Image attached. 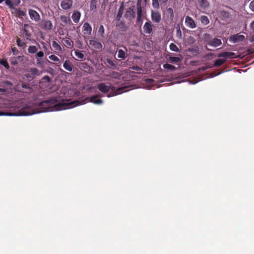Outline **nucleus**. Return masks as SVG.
Wrapping results in <instances>:
<instances>
[{"label": "nucleus", "instance_id": "1", "mask_svg": "<svg viewBox=\"0 0 254 254\" xmlns=\"http://www.w3.org/2000/svg\"><path fill=\"white\" fill-rule=\"evenodd\" d=\"M58 98L52 97L49 99L42 101L39 104L40 111H35L31 108L30 104L26 105L24 107L21 108L18 113H10L0 111V116H29L41 112L60 111L69 109L76 106L77 101H70L69 100H63L62 102L58 103Z\"/></svg>", "mask_w": 254, "mask_h": 254}, {"label": "nucleus", "instance_id": "2", "mask_svg": "<svg viewBox=\"0 0 254 254\" xmlns=\"http://www.w3.org/2000/svg\"><path fill=\"white\" fill-rule=\"evenodd\" d=\"M128 87V86H123L116 89L115 87L110 85H107L105 83H100L97 86V88L99 90L103 93H108L110 90H112V92L107 94V96L108 97H111L126 92L128 90H126V89Z\"/></svg>", "mask_w": 254, "mask_h": 254}, {"label": "nucleus", "instance_id": "3", "mask_svg": "<svg viewBox=\"0 0 254 254\" xmlns=\"http://www.w3.org/2000/svg\"><path fill=\"white\" fill-rule=\"evenodd\" d=\"M40 26L45 30H50L52 29L53 24L49 20L42 19L40 24Z\"/></svg>", "mask_w": 254, "mask_h": 254}, {"label": "nucleus", "instance_id": "4", "mask_svg": "<svg viewBox=\"0 0 254 254\" xmlns=\"http://www.w3.org/2000/svg\"><path fill=\"white\" fill-rule=\"evenodd\" d=\"M29 15L30 18L35 22H39L40 20L39 14L35 10L29 9L28 10Z\"/></svg>", "mask_w": 254, "mask_h": 254}, {"label": "nucleus", "instance_id": "5", "mask_svg": "<svg viewBox=\"0 0 254 254\" xmlns=\"http://www.w3.org/2000/svg\"><path fill=\"white\" fill-rule=\"evenodd\" d=\"M32 29V27L28 24H24L23 26V31L25 34L26 39L28 40H31L32 34L30 31V29Z\"/></svg>", "mask_w": 254, "mask_h": 254}, {"label": "nucleus", "instance_id": "6", "mask_svg": "<svg viewBox=\"0 0 254 254\" xmlns=\"http://www.w3.org/2000/svg\"><path fill=\"white\" fill-rule=\"evenodd\" d=\"M245 39V36L239 34L234 35L230 37L229 41L233 43L242 42Z\"/></svg>", "mask_w": 254, "mask_h": 254}, {"label": "nucleus", "instance_id": "7", "mask_svg": "<svg viewBox=\"0 0 254 254\" xmlns=\"http://www.w3.org/2000/svg\"><path fill=\"white\" fill-rule=\"evenodd\" d=\"M102 97L100 94H98L91 96L89 98V101L94 103V104L100 105L103 103V101L101 99H97L99 97Z\"/></svg>", "mask_w": 254, "mask_h": 254}, {"label": "nucleus", "instance_id": "8", "mask_svg": "<svg viewBox=\"0 0 254 254\" xmlns=\"http://www.w3.org/2000/svg\"><path fill=\"white\" fill-rule=\"evenodd\" d=\"M83 31L85 37H89L91 34L92 27L89 23L85 22L83 24Z\"/></svg>", "mask_w": 254, "mask_h": 254}, {"label": "nucleus", "instance_id": "9", "mask_svg": "<svg viewBox=\"0 0 254 254\" xmlns=\"http://www.w3.org/2000/svg\"><path fill=\"white\" fill-rule=\"evenodd\" d=\"M185 23L187 27L193 29L196 27L194 20L189 16H187L185 18Z\"/></svg>", "mask_w": 254, "mask_h": 254}, {"label": "nucleus", "instance_id": "10", "mask_svg": "<svg viewBox=\"0 0 254 254\" xmlns=\"http://www.w3.org/2000/svg\"><path fill=\"white\" fill-rule=\"evenodd\" d=\"M222 44V41L220 39L218 38H214L209 40L207 42V46H210L213 47H217Z\"/></svg>", "mask_w": 254, "mask_h": 254}, {"label": "nucleus", "instance_id": "11", "mask_svg": "<svg viewBox=\"0 0 254 254\" xmlns=\"http://www.w3.org/2000/svg\"><path fill=\"white\" fill-rule=\"evenodd\" d=\"M125 16L129 20L134 18L135 16V12L134 9L132 7L128 8L125 13Z\"/></svg>", "mask_w": 254, "mask_h": 254}, {"label": "nucleus", "instance_id": "12", "mask_svg": "<svg viewBox=\"0 0 254 254\" xmlns=\"http://www.w3.org/2000/svg\"><path fill=\"white\" fill-rule=\"evenodd\" d=\"M89 44L94 49L101 50L102 49V45L97 41L90 40L89 41Z\"/></svg>", "mask_w": 254, "mask_h": 254}, {"label": "nucleus", "instance_id": "13", "mask_svg": "<svg viewBox=\"0 0 254 254\" xmlns=\"http://www.w3.org/2000/svg\"><path fill=\"white\" fill-rule=\"evenodd\" d=\"M121 47H123L124 49V50L119 49L118 50V58L122 60H125L127 57V49L124 46H121Z\"/></svg>", "mask_w": 254, "mask_h": 254}, {"label": "nucleus", "instance_id": "14", "mask_svg": "<svg viewBox=\"0 0 254 254\" xmlns=\"http://www.w3.org/2000/svg\"><path fill=\"white\" fill-rule=\"evenodd\" d=\"M72 0H64L61 2V7L64 10H67L70 8L72 5Z\"/></svg>", "mask_w": 254, "mask_h": 254}, {"label": "nucleus", "instance_id": "15", "mask_svg": "<svg viewBox=\"0 0 254 254\" xmlns=\"http://www.w3.org/2000/svg\"><path fill=\"white\" fill-rule=\"evenodd\" d=\"M217 57L219 58H231L233 59L236 58L235 54L233 52H225L223 53H221L220 54H218L217 55Z\"/></svg>", "mask_w": 254, "mask_h": 254}, {"label": "nucleus", "instance_id": "16", "mask_svg": "<svg viewBox=\"0 0 254 254\" xmlns=\"http://www.w3.org/2000/svg\"><path fill=\"white\" fill-rule=\"evenodd\" d=\"M143 29L145 34H150L152 31V25L150 22H146L145 23Z\"/></svg>", "mask_w": 254, "mask_h": 254}, {"label": "nucleus", "instance_id": "17", "mask_svg": "<svg viewBox=\"0 0 254 254\" xmlns=\"http://www.w3.org/2000/svg\"><path fill=\"white\" fill-rule=\"evenodd\" d=\"M151 19L153 21L156 23H159L161 20V14L158 11H152Z\"/></svg>", "mask_w": 254, "mask_h": 254}, {"label": "nucleus", "instance_id": "18", "mask_svg": "<svg viewBox=\"0 0 254 254\" xmlns=\"http://www.w3.org/2000/svg\"><path fill=\"white\" fill-rule=\"evenodd\" d=\"M164 14L165 15L168 19L172 20L174 18V11L172 8L169 7L166 9L165 11L164 12Z\"/></svg>", "mask_w": 254, "mask_h": 254}, {"label": "nucleus", "instance_id": "19", "mask_svg": "<svg viewBox=\"0 0 254 254\" xmlns=\"http://www.w3.org/2000/svg\"><path fill=\"white\" fill-rule=\"evenodd\" d=\"M62 42L64 45L68 48L71 49L73 47V42L69 38H63Z\"/></svg>", "mask_w": 254, "mask_h": 254}, {"label": "nucleus", "instance_id": "20", "mask_svg": "<svg viewBox=\"0 0 254 254\" xmlns=\"http://www.w3.org/2000/svg\"><path fill=\"white\" fill-rule=\"evenodd\" d=\"M63 66L66 70L71 72L73 70V64L69 60H66L63 64Z\"/></svg>", "mask_w": 254, "mask_h": 254}, {"label": "nucleus", "instance_id": "21", "mask_svg": "<svg viewBox=\"0 0 254 254\" xmlns=\"http://www.w3.org/2000/svg\"><path fill=\"white\" fill-rule=\"evenodd\" d=\"M29 71L31 72L33 76V78H34L36 76H38L41 75L42 73V71L38 69L36 67H32L29 69Z\"/></svg>", "mask_w": 254, "mask_h": 254}, {"label": "nucleus", "instance_id": "22", "mask_svg": "<svg viewBox=\"0 0 254 254\" xmlns=\"http://www.w3.org/2000/svg\"><path fill=\"white\" fill-rule=\"evenodd\" d=\"M124 9V2H122L118 10L117 16H116V20L117 21H120L121 20V18L122 17L123 11Z\"/></svg>", "mask_w": 254, "mask_h": 254}, {"label": "nucleus", "instance_id": "23", "mask_svg": "<svg viewBox=\"0 0 254 254\" xmlns=\"http://www.w3.org/2000/svg\"><path fill=\"white\" fill-rule=\"evenodd\" d=\"M81 14L78 11H74L72 15L71 18L75 23H78L80 18Z\"/></svg>", "mask_w": 254, "mask_h": 254}, {"label": "nucleus", "instance_id": "24", "mask_svg": "<svg viewBox=\"0 0 254 254\" xmlns=\"http://www.w3.org/2000/svg\"><path fill=\"white\" fill-rule=\"evenodd\" d=\"M199 5L203 9H206L209 6V3L207 0H198Z\"/></svg>", "mask_w": 254, "mask_h": 254}, {"label": "nucleus", "instance_id": "25", "mask_svg": "<svg viewBox=\"0 0 254 254\" xmlns=\"http://www.w3.org/2000/svg\"><path fill=\"white\" fill-rule=\"evenodd\" d=\"M168 59L172 63H178L182 61V58L181 55H180V57L170 56Z\"/></svg>", "mask_w": 254, "mask_h": 254}, {"label": "nucleus", "instance_id": "26", "mask_svg": "<svg viewBox=\"0 0 254 254\" xmlns=\"http://www.w3.org/2000/svg\"><path fill=\"white\" fill-rule=\"evenodd\" d=\"M137 21H140L142 17V10L141 4L137 3Z\"/></svg>", "mask_w": 254, "mask_h": 254}, {"label": "nucleus", "instance_id": "27", "mask_svg": "<svg viewBox=\"0 0 254 254\" xmlns=\"http://www.w3.org/2000/svg\"><path fill=\"white\" fill-rule=\"evenodd\" d=\"M52 47L58 53H60L62 52V48L61 46L55 41H53L52 42Z\"/></svg>", "mask_w": 254, "mask_h": 254}, {"label": "nucleus", "instance_id": "28", "mask_svg": "<svg viewBox=\"0 0 254 254\" xmlns=\"http://www.w3.org/2000/svg\"><path fill=\"white\" fill-rule=\"evenodd\" d=\"M226 62V60L224 59H217L216 60L213 64V66L218 67L222 65Z\"/></svg>", "mask_w": 254, "mask_h": 254}, {"label": "nucleus", "instance_id": "29", "mask_svg": "<svg viewBox=\"0 0 254 254\" xmlns=\"http://www.w3.org/2000/svg\"><path fill=\"white\" fill-rule=\"evenodd\" d=\"M79 68L81 70H85L86 71V70L89 71L90 70V67L88 65V64L86 63H81L79 64Z\"/></svg>", "mask_w": 254, "mask_h": 254}, {"label": "nucleus", "instance_id": "30", "mask_svg": "<svg viewBox=\"0 0 254 254\" xmlns=\"http://www.w3.org/2000/svg\"><path fill=\"white\" fill-rule=\"evenodd\" d=\"M163 66L165 69L170 70L171 71H174L176 69L175 66L167 63L164 64Z\"/></svg>", "mask_w": 254, "mask_h": 254}, {"label": "nucleus", "instance_id": "31", "mask_svg": "<svg viewBox=\"0 0 254 254\" xmlns=\"http://www.w3.org/2000/svg\"><path fill=\"white\" fill-rule=\"evenodd\" d=\"M176 37L179 39H182V33L179 24L176 27Z\"/></svg>", "mask_w": 254, "mask_h": 254}, {"label": "nucleus", "instance_id": "32", "mask_svg": "<svg viewBox=\"0 0 254 254\" xmlns=\"http://www.w3.org/2000/svg\"><path fill=\"white\" fill-rule=\"evenodd\" d=\"M16 43L18 47H22L23 48H25L26 47V43L25 42L22 41L19 38H17Z\"/></svg>", "mask_w": 254, "mask_h": 254}, {"label": "nucleus", "instance_id": "33", "mask_svg": "<svg viewBox=\"0 0 254 254\" xmlns=\"http://www.w3.org/2000/svg\"><path fill=\"white\" fill-rule=\"evenodd\" d=\"M28 51L30 54H35L38 51V49L35 46H30L28 47Z\"/></svg>", "mask_w": 254, "mask_h": 254}, {"label": "nucleus", "instance_id": "34", "mask_svg": "<svg viewBox=\"0 0 254 254\" xmlns=\"http://www.w3.org/2000/svg\"><path fill=\"white\" fill-rule=\"evenodd\" d=\"M61 19L64 23L65 24L71 23V21L70 18L66 16H61Z\"/></svg>", "mask_w": 254, "mask_h": 254}, {"label": "nucleus", "instance_id": "35", "mask_svg": "<svg viewBox=\"0 0 254 254\" xmlns=\"http://www.w3.org/2000/svg\"><path fill=\"white\" fill-rule=\"evenodd\" d=\"M15 15L17 16H19V17L23 16L25 15V12L24 11L20 10L19 9L15 8Z\"/></svg>", "mask_w": 254, "mask_h": 254}, {"label": "nucleus", "instance_id": "36", "mask_svg": "<svg viewBox=\"0 0 254 254\" xmlns=\"http://www.w3.org/2000/svg\"><path fill=\"white\" fill-rule=\"evenodd\" d=\"M74 54L76 57L79 59L82 60L84 58V54L80 51L76 50L74 52Z\"/></svg>", "mask_w": 254, "mask_h": 254}, {"label": "nucleus", "instance_id": "37", "mask_svg": "<svg viewBox=\"0 0 254 254\" xmlns=\"http://www.w3.org/2000/svg\"><path fill=\"white\" fill-rule=\"evenodd\" d=\"M170 49L171 51L174 52H178L180 51L179 48L174 43H171L169 46Z\"/></svg>", "mask_w": 254, "mask_h": 254}, {"label": "nucleus", "instance_id": "38", "mask_svg": "<svg viewBox=\"0 0 254 254\" xmlns=\"http://www.w3.org/2000/svg\"><path fill=\"white\" fill-rule=\"evenodd\" d=\"M110 75L111 77L116 79H120L121 76V74L119 72L116 71H112Z\"/></svg>", "mask_w": 254, "mask_h": 254}, {"label": "nucleus", "instance_id": "39", "mask_svg": "<svg viewBox=\"0 0 254 254\" xmlns=\"http://www.w3.org/2000/svg\"><path fill=\"white\" fill-rule=\"evenodd\" d=\"M200 20H201V22L202 23L205 24V25L208 24L209 22V20L208 17L204 15L201 16Z\"/></svg>", "mask_w": 254, "mask_h": 254}, {"label": "nucleus", "instance_id": "40", "mask_svg": "<svg viewBox=\"0 0 254 254\" xmlns=\"http://www.w3.org/2000/svg\"><path fill=\"white\" fill-rule=\"evenodd\" d=\"M97 0H92L90 2V8L91 10H94L96 8Z\"/></svg>", "mask_w": 254, "mask_h": 254}, {"label": "nucleus", "instance_id": "41", "mask_svg": "<svg viewBox=\"0 0 254 254\" xmlns=\"http://www.w3.org/2000/svg\"><path fill=\"white\" fill-rule=\"evenodd\" d=\"M0 64L3 65L6 69H8L9 68L8 63L6 60L2 59L0 60Z\"/></svg>", "mask_w": 254, "mask_h": 254}, {"label": "nucleus", "instance_id": "42", "mask_svg": "<svg viewBox=\"0 0 254 254\" xmlns=\"http://www.w3.org/2000/svg\"><path fill=\"white\" fill-rule=\"evenodd\" d=\"M49 58L50 60H51V61H53L54 62H60V61L59 58L55 55H51V56H50L49 57Z\"/></svg>", "mask_w": 254, "mask_h": 254}, {"label": "nucleus", "instance_id": "43", "mask_svg": "<svg viewBox=\"0 0 254 254\" xmlns=\"http://www.w3.org/2000/svg\"><path fill=\"white\" fill-rule=\"evenodd\" d=\"M5 3L8 5L10 8H13L14 7V4L12 0H5Z\"/></svg>", "mask_w": 254, "mask_h": 254}, {"label": "nucleus", "instance_id": "44", "mask_svg": "<svg viewBox=\"0 0 254 254\" xmlns=\"http://www.w3.org/2000/svg\"><path fill=\"white\" fill-rule=\"evenodd\" d=\"M152 6L155 8H158L159 7L158 0H152Z\"/></svg>", "mask_w": 254, "mask_h": 254}, {"label": "nucleus", "instance_id": "45", "mask_svg": "<svg viewBox=\"0 0 254 254\" xmlns=\"http://www.w3.org/2000/svg\"><path fill=\"white\" fill-rule=\"evenodd\" d=\"M17 58L21 59L22 57L20 56H19L17 57ZM16 59H17V58H12V59L10 60V63L12 65H16L17 64L18 62L17 61Z\"/></svg>", "mask_w": 254, "mask_h": 254}, {"label": "nucleus", "instance_id": "46", "mask_svg": "<svg viewBox=\"0 0 254 254\" xmlns=\"http://www.w3.org/2000/svg\"><path fill=\"white\" fill-rule=\"evenodd\" d=\"M98 33H100L102 36H103L104 33V28L103 25H100L98 29Z\"/></svg>", "mask_w": 254, "mask_h": 254}, {"label": "nucleus", "instance_id": "47", "mask_svg": "<svg viewBox=\"0 0 254 254\" xmlns=\"http://www.w3.org/2000/svg\"><path fill=\"white\" fill-rule=\"evenodd\" d=\"M25 76L28 79H30V80H33L34 79V78H33V76L32 75V73L31 72H30L29 71H28V72L26 73L25 74Z\"/></svg>", "mask_w": 254, "mask_h": 254}, {"label": "nucleus", "instance_id": "48", "mask_svg": "<svg viewBox=\"0 0 254 254\" xmlns=\"http://www.w3.org/2000/svg\"><path fill=\"white\" fill-rule=\"evenodd\" d=\"M44 56V54L43 51H39L36 55L37 58H43Z\"/></svg>", "mask_w": 254, "mask_h": 254}, {"label": "nucleus", "instance_id": "49", "mask_svg": "<svg viewBox=\"0 0 254 254\" xmlns=\"http://www.w3.org/2000/svg\"><path fill=\"white\" fill-rule=\"evenodd\" d=\"M145 81L147 84L151 85H153L155 82V81L153 79L150 78H147Z\"/></svg>", "mask_w": 254, "mask_h": 254}, {"label": "nucleus", "instance_id": "50", "mask_svg": "<svg viewBox=\"0 0 254 254\" xmlns=\"http://www.w3.org/2000/svg\"><path fill=\"white\" fill-rule=\"evenodd\" d=\"M42 79L43 80H46L48 82H50L51 81V78L48 75L44 76L42 77Z\"/></svg>", "mask_w": 254, "mask_h": 254}, {"label": "nucleus", "instance_id": "51", "mask_svg": "<svg viewBox=\"0 0 254 254\" xmlns=\"http://www.w3.org/2000/svg\"><path fill=\"white\" fill-rule=\"evenodd\" d=\"M249 6L251 10L253 11H254V0L251 2Z\"/></svg>", "mask_w": 254, "mask_h": 254}, {"label": "nucleus", "instance_id": "52", "mask_svg": "<svg viewBox=\"0 0 254 254\" xmlns=\"http://www.w3.org/2000/svg\"><path fill=\"white\" fill-rule=\"evenodd\" d=\"M22 87L24 89H31V88L29 86L28 84L23 83L22 85Z\"/></svg>", "mask_w": 254, "mask_h": 254}, {"label": "nucleus", "instance_id": "53", "mask_svg": "<svg viewBox=\"0 0 254 254\" xmlns=\"http://www.w3.org/2000/svg\"><path fill=\"white\" fill-rule=\"evenodd\" d=\"M107 63L110 64V65L116 67V64H115L114 62L110 60H108L107 61Z\"/></svg>", "mask_w": 254, "mask_h": 254}, {"label": "nucleus", "instance_id": "54", "mask_svg": "<svg viewBox=\"0 0 254 254\" xmlns=\"http://www.w3.org/2000/svg\"><path fill=\"white\" fill-rule=\"evenodd\" d=\"M12 1L13 2L14 5H17L21 2V0H12Z\"/></svg>", "mask_w": 254, "mask_h": 254}, {"label": "nucleus", "instance_id": "55", "mask_svg": "<svg viewBox=\"0 0 254 254\" xmlns=\"http://www.w3.org/2000/svg\"><path fill=\"white\" fill-rule=\"evenodd\" d=\"M36 64H37V65L39 67H42V66H43L41 62V61L39 59H37L36 60Z\"/></svg>", "mask_w": 254, "mask_h": 254}, {"label": "nucleus", "instance_id": "56", "mask_svg": "<svg viewBox=\"0 0 254 254\" xmlns=\"http://www.w3.org/2000/svg\"><path fill=\"white\" fill-rule=\"evenodd\" d=\"M159 0L161 3V4H166L168 1V0Z\"/></svg>", "mask_w": 254, "mask_h": 254}, {"label": "nucleus", "instance_id": "57", "mask_svg": "<svg viewBox=\"0 0 254 254\" xmlns=\"http://www.w3.org/2000/svg\"><path fill=\"white\" fill-rule=\"evenodd\" d=\"M250 27L252 29L254 30V21L251 23Z\"/></svg>", "mask_w": 254, "mask_h": 254}, {"label": "nucleus", "instance_id": "58", "mask_svg": "<svg viewBox=\"0 0 254 254\" xmlns=\"http://www.w3.org/2000/svg\"><path fill=\"white\" fill-rule=\"evenodd\" d=\"M250 41L251 42H254V34L251 37Z\"/></svg>", "mask_w": 254, "mask_h": 254}, {"label": "nucleus", "instance_id": "59", "mask_svg": "<svg viewBox=\"0 0 254 254\" xmlns=\"http://www.w3.org/2000/svg\"><path fill=\"white\" fill-rule=\"evenodd\" d=\"M6 91V90L4 88H0V93H4Z\"/></svg>", "mask_w": 254, "mask_h": 254}, {"label": "nucleus", "instance_id": "60", "mask_svg": "<svg viewBox=\"0 0 254 254\" xmlns=\"http://www.w3.org/2000/svg\"><path fill=\"white\" fill-rule=\"evenodd\" d=\"M132 69H135V70H138V69H139L140 68L138 66H133Z\"/></svg>", "mask_w": 254, "mask_h": 254}, {"label": "nucleus", "instance_id": "61", "mask_svg": "<svg viewBox=\"0 0 254 254\" xmlns=\"http://www.w3.org/2000/svg\"><path fill=\"white\" fill-rule=\"evenodd\" d=\"M41 44H42V45H43V46H44L43 48L45 49V50L47 49V47H46V45H45V43L44 42H42L41 43Z\"/></svg>", "mask_w": 254, "mask_h": 254}, {"label": "nucleus", "instance_id": "62", "mask_svg": "<svg viewBox=\"0 0 254 254\" xmlns=\"http://www.w3.org/2000/svg\"><path fill=\"white\" fill-rule=\"evenodd\" d=\"M141 0H137V3L141 4Z\"/></svg>", "mask_w": 254, "mask_h": 254}, {"label": "nucleus", "instance_id": "63", "mask_svg": "<svg viewBox=\"0 0 254 254\" xmlns=\"http://www.w3.org/2000/svg\"><path fill=\"white\" fill-rule=\"evenodd\" d=\"M55 64H56V65L57 66H60V64H59H59L56 63Z\"/></svg>", "mask_w": 254, "mask_h": 254}, {"label": "nucleus", "instance_id": "64", "mask_svg": "<svg viewBox=\"0 0 254 254\" xmlns=\"http://www.w3.org/2000/svg\"><path fill=\"white\" fill-rule=\"evenodd\" d=\"M108 1V0H104V3H106V2H107Z\"/></svg>", "mask_w": 254, "mask_h": 254}]
</instances>
